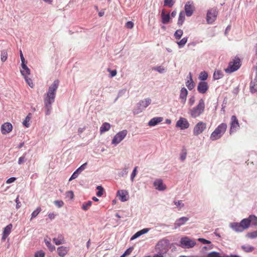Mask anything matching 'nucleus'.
<instances>
[{
	"instance_id": "38",
	"label": "nucleus",
	"mask_w": 257,
	"mask_h": 257,
	"mask_svg": "<svg viewBox=\"0 0 257 257\" xmlns=\"http://www.w3.org/2000/svg\"><path fill=\"white\" fill-rule=\"evenodd\" d=\"M1 61L3 62H5L8 58V53L6 50L1 52Z\"/></svg>"
},
{
	"instance_id": "62",
	"label": "nucleus",
	"mask_w": 257,
	"mask_h": 257,
	"mask_svg": "<svg viewBox=\"0 0 257 257\" xmlns=\"http://www.w3.org/2000/svg\"><path fill=\"white\" fill-rule=\"evenodd\" d=\"M16 202L17 203L16 204V208H19L21 206V205H20V202L19 201V196H18L16 199Z\"/></svg>"
},
{
	"instance_id": "53",
	"label": "nucleus",
	"mask_w": 257,
	"mask_h": 257,
	"mask_svg": "<svg viewBox=\"0 0 257 257\" xmlns=\"http://www.w3.org/2000/svg\"><path fill=\"white\" fill-rule=\"evenodd\" d=\"M79 173L78 172H77V170H76L74 173L73 174H72V175L71 176V177H70V178L69 179V181H70L76 178H77L78 175H79Z\"/></svg>"
},
{
	"instance_id": "15",
	"label": "nucleus",
	"mask_w": 257,
	"mask_h": 257,
	"mask_svg": "<svg viewBox=\"0 0 257 257\" xmlns=\"http://www.w3.org/2000/svg\"><path fill=\"white\" fill-rule=\"evenodd\" d=\"M13 129V125L10 122H5L1 126V132L3 135L10 133Z\"/></svg>"
},
{
	"instance_id": "13",
	"label": "nucleus",
	"mask_w": 257,
	"mask_h": 257,
	"mask_svg": "<svg viewBox=\"0 0 257 257\" xmlns=\"http://www.w3.org/2000/svg\"><path fill=\"white\" fill-rule=\"evenodd\" d=\"M180 242L183 246L188 247H192L196 244L195 241L190 239L187 237H185L181 238Z\"/></svg>"
},
{
	"instance_id": "2",
	"label": "nucleus",
	"mask_w": 257,
	"mask_h": 257,
	"mask_svg": "<svg viewBox=\"0 0 257 257\" xmlns=\"http://www.w3.org/2000/svg\"><path fill=\"white\" fill-rule=\"evenodd\" d=\"M205 104L203 99H200L197 105L190 109L189 111V114L192 118H196L203 114L205 110Z\"/></svg>"
},
{
	"instance_id": "28",
	"label": "nucleus",
	"mask_w": 257,
	"mask_h": 257,
	"mask_svg": "<svg viewBox=\"0 0 257 257\" xmlns=\"http://www.w3.org/2000/svg\"><path fill=\"white\" fill-rule=\"evenodd\" d=\"M188 220V218L186 217H182L178 219L175 222V224L176 226L179 227L184 224L186 221Z\"/></svg>"
},
{
	"instance_id": "60",
	"label": "nucleus",
	"mask_w": 257,
	"mask_h": 257,
	"mask_svg": "<svg viewBox=\"0 0 257 257\" xmlns=\"http://www.w3.org/2000/svg\"><path fill=\"white\" fill-rule=\"evenodd\" d=\"M199 240L204 244L205 243L209 244L211 242L210 241L206 240L205 239H204V238H199Z\"/></svg>"
},
{
	"instance_id": "21",
	"label": "nucleus",
	"mask_w": 257,
	"mask_h": 257,
	"mask_svg": "<svg viewBox=\"0 0 257 257\" xmlns=\"http://www.w3.org/2000/svg\"><path fill=\"white\" fill-rule=\"evenodd\" d=\"M163 120V117H154L152 118L149 122V125L150 126H155L158 124L159 123L162 121Z\"/></svg>"
},
{
	"instance_id": "55",
	"label": "nucleus",
	"mask_w": 257,
	"mask_h": 257,
	"mask_svg": "<svg viewBox=\"0 0 257 257\" xmlns=\"http://www.w3.org/2000/svg\"><path fill=\"white\" fill-rule=\"evenodd\" d=\"M107 71L110 73L111 77L115 76L117 74L116 70H111L110 69H108Z\"/></svg>"
},
{
	"instance_id": "40",
	"label": "nucleus",
	"mask_w": 257,
	"mask_h": 257,
	"mask_svg": "<svg viewBox=\"0 0 257 257\" xmlns=\"http://www.w3.org/2000/svg\"><path fill=\"white\" fill-rule=\"evenodd\" d=\"M188 40L187 38H183L180 41L177 42L178 45L180 48L183 47L187 43Z\"/></svg>"
},
{
	"instance_id": "51",
	"label": "nucleus",
	"mask_w": 257,
	"mask_h": 257,
	"mask_svg": "<svg viewBox=\"0 0 257 257\" xmlns=\"http://www.w3.org/2000/svg\"><path fill=\"white\" fill-rule=\"evenodd\" d=\"M30 118L28 116H27L23 122V124H24V125H25L27 127H28L29 126V124L28 122L30 121Z\"/></svg>"
},
{
	"instance_id": "30",
	"label": "nucleus",
	"mask_w": 257,
	"mask_h": 257,
	"mask_svg": "<svg viewBox=\"0 0 257 257\" xmlns=\"http://www.w3.org/2000/svg\"><path fill=\"white\" fill-rule=\"evenodd\" d=\"M250 91L251 93L257 91V82L255 80L251 81L249 84Z\"/></svg>"
},
{
	"instance_id": "33",
	"label": "nucleus",
	"mask_w": 257,
	"mask_h": 257,
	"mask_svg": "<svg viewBox=\"0 0 257 257\" xmlns=\"http://www.w3.org/2000/svg\"><path fill=\"white\" fill-rule=\"evenodd\" d=\"M223 74L221 71L217 70L215 71L213 74V78L215 80L219 79L223 77Z\"/></svg>"
},
{
	"instance_id": "12",
	"label": "nucleus",
	"mask_w": 257,
	"mask_h": 257,
	"mask_svg": "<svg viewBox=\"0 0 257 257\" xmlns=\"http://www.w3.org/2000/svg\"><path fill=\"white\" fill-rule=\"evenodd\" d=\"M209 88V86L207 82L205 81H201L198 83L197 86L198 91L202 94L206 93Z\"/></svg>"
},
{
	"instance_id": "19",
	"label": "nucleus",
	"mask_w": 257,
	"mask_h": 257,
	"mask_svg": "<svg viewBox=\"0 0 257 257\" xmlns=\"http://www.w3.org/2000/svg\"><path fill=\"white\" fill-rule=\"evenodd\" d=\"M154 185L156 189L159 190H164L166 189V186L164 185L162 180L158 179L156 180L154 183Z\"/></svg>"
},
{
	"instance_id": "61",
	"label": "nucleus",
	"mask_w": 257,
	"mask_h": 257,
	"mask_svg": "<svg viewBox=\"0 0 257 257\" xmlns=\"http://www.w3.org/2000/svg\"><path fill=\"white\" fill-rule=\"evenodd\" d=\"M16 179L15 177H11L7 180L6 183L8 184L13 183L16 180Z\"/></svg>"
},
{
	"instance_id": "8",
	"label": "nucleus",
	"mask_w": 257,
	"mask_h": 257,
	"mask_svg": "<svg viewBox=\"0 0 257 257\" xmlns=\"http://www.w3.org/2000/svg\"><path fill=\"white\" fill-rule=\"evenodd\" d=\"M127 134V131L125 130L118 132L114 137L111 143L115 145H117L124 139Z\"/></svg>"
},
{
	"instance_id": "47",
	"label": "nucleus",
	"mask_w": 257,
	"mask_h": 257,
	"mask_svg": "<svg viewBox=\"0 0 257 257\" xmlns=\"http://www.w3.org/2000/svg\"><path fill=\"white\" fill-rule=\"evenodd\" d=\"M174 5L173 2V0H165L164 1V5L168 6L169 7H172Z\"/></svg>"
},
{
	"instance_id": "27",
	"label": "nucleus",
	"mask_w": 257,
	"mask_h": 257,
	"mask_svg": "<svg viewBox=\"0 0 257 257\" xmlns=\"http://www.w3.org/2000/svg\"><path fill=\"white\" fill-rule=\"evenodd\" d=\"M110 124L108 122L103 123L100 128V132L101 134H102L106 131H108L110 128Z\"/></svg>"
},
{
	"instance_id": "54",
	"label": "nucleus",
	"mask_w": 257,
	"mask_h": 257,
	"mask_svg": "<svg viewBox=\"0 0 257 257\" xmlns=\"http://www.w3.org/2000/svg\"><path fill=\"white\" fill-rule=\"evenodd\" d=\"M195 101V98L194 96H191L189 99V104L190 106H192Z\"/></svg>"
},
{
	"instance_id": "29",
	"label": "nucleus",
	"mask_w": 257,
	"mask_h": 257,
	"mask_svg": "<svg viewBox=\"0 0 257 257\" xmlns=\"http://www.w3.org/2000/svg\"><path fill=\"white\" fill-rule=\"evenodd\" d=\"M53 240L56 245H60L65 243L64 238L62 235L58 236L57 238H54Z\"/></svg>"
},
{
	"instance_id": "11",
	"label": "nucleus",
	"mask_w": 257,
	"mask_h": 257,
	"mask_svg": "<svg viewBox=\"0 0 257 257\" xmlns=\"http://www.w3.org/2000/svg\"><path fill=\"white\" fill-rule=\"evenodd\" d=\"M190 124L187 119L184 117H180L177 121L176 126L181 130H185L189 128Z\"/></svg>"
},
{
	"instance_id": "48",
	"label": "nucleus",
	"mask_w": 257,
	"mask_h": 257,
	"mask_svg": "<svg viewBox=\"0 0 257 257\" xmlns=\"http://www.w3.org/2000/svg\"><path fill=\"white\" fill-rule=\"evenodd\" d=\"M137 169H138V167H136L134 168V169L131 174V180L132 181H134V178H135V177L137 175Z\"/></svg>"
},
{
	"instance_id": "14",
	"label": "nucleus",
	"mask_w": 257,
	"mask_h": 257,
	"mask_svg": "<svg viewBox=\"0 0 257 257\" xmlns=\"http://www.w3.org/2000/svg\"><path fill=\"white\" fill-rule=\"evenodd\" d=\"M119 200L122 202L126 201L128 199V192L125 190H120L117 192Z\"/></svg>"
},
{
	"instance_id": "34",
	"label": "nucleus",
	"mask_w": 257,
	"mask_h": 257,
	"mask_svg": "<svg viewBox=\"0 0 257 257\" xmlns=\"http://www.w3.org/2000/svg\"><path fill=\"white\" fill-rule=\"evenodd\" d=\"M241 248L246 252H252L254 249L253 246L250 245H242Z\"/></svg>"
},
{
	"instance_id": "45",
	"label": "nucleus",
	"mask_w": 257,
	"mask_h": 257,
	"mask_svg": "<svg viewBox=\"0 0 257 257\" xmlns=\"http://www.w3.org/2000/svg\"><path fill=\"white\" fill-rule=\"evenodd\" d=\"M26 82L28 83V84L31 87H33V83L32 82V80H31V79L28 78V76H25L24 77Z\"/></svg>"
},
{
	"instance_id": "63",
	"label": "nucleus",
	"mask_w": 257,
	"mask_h": 257,
	"mask_svg": "<svg viewBox=\"0 0 257 257\" xmlns=\"http://www.w3.org/2000/svg\"><path fill=\"white\" fill-rule=\"evenodd\" d=\"M55 216L56 215L54 213H50L48 214L49 218L51 220L55 218Z\"/></svg>"
},
{
	"instance_id": "59",
	"label": "nucleus",
	"mask_w": 257,
	"mask_h": 257,
	"mask_svg": "<svg viewBox=\"0 0 257 257\" xmlns=\"http://www.w3.org/2000/svg\"><path fill=\"white\" fill-rule=\"evenodd\" d=\"M155 70H157L159 73H163L165 71L164 68L161 67V66L157 67L154 68Z\"/></svg>"
},
{
	"instance_id": "32",
	"label": "nucleus",
	"mask_w": 257,
	"mask_h": 257,
	"mask_svg": "<svg viewBox=\"0 0 257 257\" xmlns=\"http://www.w3.org/2000/svg\"><path fill=\"white\" fill-rule=\"evenodd\" d=\"M185 13H184V12L182 11L179 14V16L178 21V25H179V26L182 25L183 22L185 21Z\"/></svg>"
},
{
	"instance_id": "3",
	"label": "nucleus",
	"mask_w": 257,
	"mask_h": 257,
	"mask_svg": "<svg viewBox=\"0 0 257 257\" xmlns=\"http://www.w3.org/2000/svg\"><path fill=\"white\" fill-rule=\"evenodd\" d=\"M227 125L225 123L220 124L211 133L210 139L212 141H216L221 138L226 131Z\"/></svg>"
},
{
	"instance_id": "26",
	"label": "nucleus",
	"mask_w": 257,
	"mask_h": 257,
	"mask_svg": "<svg viewBox=\"0 0 257 257\" xmlns=\"http://www.w3.org/2000/svg\"><path fill=\"white\" fill-rule=\"evenodd\" d=\"M232 228L237 232H242L243 230L242 227L241 226L240 223H233L231 224Z\"/></svg>"
},
{
	"instance_id": "4",
	"label": "nucleus",
	"mask_w": 257,
	"mask_h": 257,
	"mask_svg": "<svg viewBox=\"0 0 257 257\" xmlns=\"http://www.w3.org/2000/svg\"><path fill=\"white\" fill-rule=\"evenodd\" d=\"M240 223L243 230L246 229L250 225H257V217L250 215L247 218L242 219Z\"/></svg>"
},
{
	"instance_id": "1",
	"label": "nucleus",
	"mask_w": 257,
	"mask_h": 257,
	"mask_svg": "<svg viewBox=\"0 0 257 257\" xmlns=\"http://www.w3.org/2000/svg\"><path fill=\"white\" fill-rule=\"evenodd\" d=\"M59 84L58 80H55L49 86L47 93L44 98V102L46 108V114L49 115L51 109V105L54 102L56 90Z\"/></svg>"
},
{
	"instance_id": "20",
	"label": "nucleus",
	"mask_w": 257,
	"mask_h": 257,
	"mask_svg": "<svg viewBox=\"0 0 257 257\" xmlns=\"http://www.w3.org/2000/svg\"><path fill=\"white\" fill-rule=\"evenodd\" d=\"M187 94V90L185 87L182 88L180 91V98L181 99V101L183 103H184L186 101Z\"/></svg>"
},
{
	"instance_id": "9",
	"label": "nucleus",
	"mask_w": 257,
	"mask_h": 257,
	"mask_svg": "<svg viewBox=\"0 0 257 257\" xmlns=\"http://www.w3.org/2000/svg\"><path fill=\"white\" fill-rule=\"evenodd\" d=\"M185 14L187 17L191 16L195 11V7L192 1L187 2L184 7Z\"/></svg>"
},
{
	"instance_id": "36",
	"label": "nucleus",
	"mask_w": 257,
	"mask_h": 257,
	"mask_svg": "<svg viewBox=\"0 0 257 257\" xmlns=\"http://www.w3.org/2000/svg\"><path fill=\"white\" fill-rule=\"evenodd\" d=\"M207 77H208V74L205 71L201 72L200 73V75L199 76V79H200L202 81L206 80L207 79Z\"/></svg>"
},
{
	"instance_id": "24",
	"label": "nucleus",
	"mask_w": 257,
	"mask_h": 257,
	"mask_svg": "<svg viewBox=\"0 0 257 257\" xmlns=\"http://www.w3.org/2000/svg\"><path fill=\"white\" fill-rule=\"evenodd\" d=\"M162 22L163 24H167L169 22L170 19V16L169 14H165L164 11L162 12L161 14Z\"/></svg>"
},
{
	"instance_id": "31",
	"label": "nucleus",
	"mask_w": 257,
	"mask_h": 257,
	"mask_svg": "<svg viewBox=\"0 0 257 257\" xmlns=\"http://www.w3.org/2000/svg\"><path fill=\"white\" fill-rule=\"evenodd\" d=\"M44 241H45L46 245L47 246V247L49 248V250L51 252H52L54 250H55V247L54 245H52L51 243V242H50V238H49L48 239H45Z\"/></svg>"
},
{
	"instance_id": "18",
	"label": "nucleus",
	"mask_w": 257,
	"mask_h": 257,
	"mask_svg": "<svg viewBox=\"0 0 257 257\" xmlns=\"http://www.w3.org/2000/svg\"><path fill=\"white\" fill-rule=\"evenodd\" d=\"M151 103V99L149 98L141 100L139 103L140 109H144L148 106Z\"/></svg>"
},
{
	"instance_id": "44",
	"label": "nucleus",
	"mask_w": 257,
	"mask_h": 257,
	"mask_svg": "<svg viewBox=\"0 0 257 257\" xmlns=\"http://www.w3.org/2000/svg\"><path fill=\"white\" fill-rule=\"evenodd\" d=\"M174 203L177 207H179L180 209L183 207L184 205L181 200L174 201Z\"/></svg>"
},
{
	"instance_id": "58",
	"label": "nucleus",
	"mask_w": 257,
	"mask_h": 257,
	"mask_svg": "<svg viewBox=\"0 0 257 257\" xmlns=\"http://www.w3.org/2000/svg\"><path fill=\"white\" fill-rule=\"evenodd\" d=\"M132 250H133V248H129L127 249H126L125 251V252L122 254L124 255L125 256L126 255H128L131 254V253L132 252Z\"/></svg>"
},
{
	"instance_id": "5",
	"label": "nucleus",
	"mask_w": 257,
	"mask_h": 257,
	"mask_svg": "<svg viewBox=\"0 0 257 257\" xmlns=\"http://www.w3.org/2000/svg\"><path fill=\"white\" fill-rule=\"evenodd\" d=\"M240 66V60L238 57H235L229 63L228 66L225 69L227 73H230L236 71Z\"/></svg>"
},
{
	"instance_id": "46",
	"label": "nucleus",
	"mask_w": 257,
	"mask_h": 257,
	"mask_svg": "<svg viewBox=\"0 0 257 257\" xmlns=\"http://www.w3.org/2000/svg\"><path fill=\"white\" fill-rule=\"evenodd\" d=\"M87 163H85L83 165H82L80 167H79L76 170L77 172H78L79 173H80L82 171L84 170V169L86 168V166H87Z\"/></svg>"
},
{
	"instance_id": "10",
	"label": "nucleus",
	"mask_w": 257,
	"mask_h": 257,
	"mask_svg": "<svg viewBox=\"0 0 257 257\" xmlns=\"http://www.w3.org/2000/svg\"><path fill=\"white\" fill-rule=\"evenodd\" d=\"M239 122L237 117L235 115H232L231 117L230 134L236 131V130L239 128Z\"/></svg>"
},
{
	"instance_id": "41",
	"label": "nucleus",
	"mask_w": 257,
	"mask_h": 257,
	"mask_svg": "<svg viewBox=\"0 0 257 257\" xmlns=\"http://www.w3.org/2000/svg\"><path fill=\"white\" fill-rule=\"evenodd\" d=\"M92 204V201H88L87 203H83L82 206V208L83 210L86 211L88 209V208L91 206Z\"/></svg>"
},
{
	"instance_id": "50",
	"label": "nucleus",
	"mask_w": 257,
	"mask_h": 257,
	"mask_svg": "<svg viewBox=\"0 0 257 257\" xmlns=\"http://www.w3.org/2000/svg\"><path fill=\"white\" fill-rule=\"evenodd\" d=\"M54 204L59 208L61 207L64 205V202L62 200H56L54 201Z\"/></svg>"
},
{
	"instance_id": "49",
	"label": "nucleus",
	"mask_w": 257,
	"mask_h": 257,
	"mask_svg": "<svg viewBox=\"0 0 257 257\" xmlns=\"http://www.w3.org/2000/svg\"><path fill=\"white\" fill-rule=\"evenodd\" d=\"M45 253L42 250L38 251L35 254V257H44Z\"/></svg>"
},
{
	"instance_id": "57",
	"label": "nucleus",
	"mask_w": 257,
	"mask_h": 257,
	"mask_svg": "<svg viewBox=\"0 0 257 257\" xmlns=\"http://www.w3.org/2000/svg\"><path fill=\"white\" fill-rule=\"evenodd\" d=\"M66 196L72 199L74 197V193L72 191H68L66 192Z\"/></svg>"
},
{
	"instance_id": "52",
	"label": "nucleus",
	"mask_w": 257,
	"mask_h": 257,
	"mask_svg": "<svg viewBox=\"0 0 257 257\" xmlns=\"http://www.w3.org/2000/svg\"><path fill=\"white\" fill-rule=\"evenodd\" d=\"M208 257H224L220 255L219 253L216 252H212L209 253Z\"/></svg>"
},
{
	"instance_id": "42",
	"label": "nucleus",
	"mask_w": 257,
	"mask_h": 257,
	"mask_svg": "<svg viewBox=\"0 0 257 257\" xmlns=\"http://www.w3.org/2000/svg\"><path fill=\"white\" fill-rule=\"evenodd\" d=\"M97 189L98 190V192L96 193V195L100 197L103 195V188L101 186H98L97 187Z\"/></svg>"
},
{
	"instance_id": "25",
	"label": "nucleus",
	"mask_w": 257,
	"mask_h": 257,
	"mask_svg": "<svg viewBox=\"0 0 257 257\" xmlns=\"http://www.w3.org/2000/svg\"><path fill=\"white\" fill-rule=\"evenodd\" d=\"M149 231V229L148 228H144V229H143L139 231H138L137 232H136L132 237H131V240H133V239H135L137 238H138V237L140 236L141 235L145 234V233H147Z\"/></svg>"
},
{
	"instance_id": "16",
	"label": "nucleus",
	"mask_w": 257,
	"mask_h": 257,
	"mask_svg": "<svg viewBox=\"0 0 257 257\" xmlns=\"http://www.w3.org/2000/svg\"><path fill=\"white\" fill-rule=\"evenodd\" d=\"M12 227L13 225L10 223L4 228L2 237V240L3 241H5L7 237L10 235L12 231Z\"/></svg>"
},
{
	"instance_id": "22",
	"label": "nucleus",
	"mask_w": 257,
	"mask_h": 257,
	"mask_svg": "<svg viewBox=\"0 0 257 257\" xmlns=\"http://www.w3.org/2000/svg\"><path fill=\"white\" fill-rule=\"evenodd\" d=\"M22 69L21 70L22 75L25 77L30 74V70L25 64H22Z\"/></svg>"
},
{
	"instance_id": "23",
	"label": "nucleus",
	"mask_w": 257,
	"mask_h": 257,
	"mask_svg": "<svg viewBox=\"0 0 257 257\" xmlns=\"http://www.w3.org/2000/svg\"><path fill=\"white\" fill-rule=\"evenodd\" d=\"M189 79L186 82V85L189 90H192L194 87V83L192 79V74L190 72L189 74Z\"/></svg>"
},
{
	"instance_id": "6",
	"label": "nucleus",
	"mask_w": 257,
	"mask_h": 257,
	"mask_svg": "<svg viewBox=\"0 0 257 257\" xmlns=\"http://www.w3.org/2000/svg\"><path fill=\"white\" fill-rule=\"evenodd\" d=\"M206 123L203 121L198 122L193 130V135L197 136L202 134L206 129Z\"/></svg>"
},
{
	"instance_id": "56",
	"label": "nucleus",
	"mask_w": 257,
	"mask_h": 257,
	"mask_svg": "<svg viewBox=\"0 0 257 257\" xmlns=\"http://www.w3.org/2000/svg\"><path fill=\"white\" fill-rule=\"evenodd\" d=\"M134 23L132 22L129 21L126 23L125 27L128 29H131L134 27Z\"/></svg>"
},
{
	"instance_id": "7",
	"label": "nucleus",
	"mask_w": 257,
	"mask_h": 257,
	"mask_svg": "<svg viewBox=\"0 0 257 257\" xmlns=\"http://www.w3.org/2000/svg\"><path fill=\"white\" fill-rule=\"evenodd\" d=\"M218 11L216 8L209 9L207 13L206 21L208 24H212L216 19Z\"/></svg>"
},
{
	"instance_id": "17",
	"label": "nucleus",
	"mask_w": 257,
	"mask_h": 257,
	"mask_svg": "<svg viewBox=\"0 0 257 257\" xmlns=\"http://www.w3.org/2000/svg\"><path fill=\"white\" fill-rule=\"evenodd\" d=\"M57 252L60 257L65 256L68 252L69 248L68 247L61 246L57 248Z\"/></svg>"
},
{
	"instance_id": "35",
	"label": "nucleus",
	"mask_w": 257,
	"mask_h": 257,
	"mask_svg": "<svg viewBox=\"0 0 257 257\" xmlns=\"http://www.w3.org/2000/svg\"><path fill=\"white\" fill-rule=\"evenodd\" d=\"M246 236L247 237L250 238V239H253V238H256L257 237V230L252 231V232H248L246 234Z\"/></svg>"
},
{
	"instance_id": "64",
	"label": "nucleus",
	"mask_w": 257,
	"mask_h": 257,
	"mask_svg": "<svg viewBox=\"0 0 257 257\" xmlns=\"http://www.w3.org/2000/svg\"><path fill=\"white\" fill-rule=\"evenodd\" d=\"M186 157V153L182 154L180 157V159L182 161H184Z\"/></svg>"
},
{
	"instance_id": "43",
	"label": "nucleus",
	"mask_w": 257,
	"mask_h": 257,
	"mask_svg": "<svg viewBox=\"0 0 257 257\" xmlns=\"http://www.w3.org/2000/svg\"><path fill=\"white\" fill-rule=\"evenodd\" d=\"M26 153H25L22 157H20L18 160V164L21 165L23 164L26 161Z\"/></svg>"
},
{
	"instance_id": "37",
	"label": "nucleus",
	"mask_w": 257,
	"mask_h": 257,
	"mask_svg": "<svg viewBox=\"0 0 257 257\" xmlns=\"http://www.w3.org/2000/svg\"><path fill=\"white\" fill-rule=\"evenodd\" d=\"M41 209L40 207H37L36 210H35L31 214V219L36 217L39 213L41 212Z\"/></svg>"
},
{
	"instance_id": "39",
	"label": "nucleus",
	"mask_w": 257,
	"mask_h": 257,
	"mask_svg": "<svg viewBox=\"0 0 257 257\" xmlns=\"http://www.w3.org/2000/svg\"><path fill=\"white\" fill-rule=\"evenodd\" d=\"M183 35V31L179 29L177 30L174 36L176 39H179L181 38L182 36Z\"/></svg>"
}]
</instances>
